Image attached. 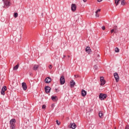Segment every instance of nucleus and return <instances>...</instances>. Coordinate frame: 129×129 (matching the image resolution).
Listing matches in <instances>:
<instances>
[{
	"mask_svg": "<svg viewBox=\"0 0 129 129\" xmlns=\"http://www.w3.org/2000/svg\"><path fill=\"white\" fill-rule=\"evenodd\" d=\"M16 119L13 118L10 121V127L11 129L16 128Z\"/></svg>",
	"mask_w": 129,
	"mask_h": 129,
	"instance_id": "obj_1",
	"label": "nucleus"
},
{
	"mask_svg": "<svg viewBox=\"0 0 129 129\" xmlns=\"http://www.w3.org/2000/svg\"><path fill=\"white\" fill-rule=\"evenodd\" d=\"M4 3V8H9L11 6V2L8 0H3Z\"/></svg>",
	"mask_w": 129,
	"mask_h": 129,
	"instance_id": "obj_2",
	"label": "nucleus"
},
{
	"mask_svg": "<svg viewBox=\"0 0 129 129\" xmlns=\"http://www.w3.org/2000/svg\"><path fill=\"white\" fill-rule=\"evenodd\" d=\"M106 97H107V95L106 94L100 93L99 96V98L100 99V100H104V99H105Z\"/></svg>",
	"mask_w": 129,
	"mask_h": 129,
	"instance_id": "obj_3",
	"label": "nucleus"
},
{
	"mask_svg": "<svg viewBox=\"0 0 129 129\" xmlns=\"http://www.w3.org/2000/svg\"><path fill=\"white\" fill-rule=\"evenodd\" d=\"M45 91L46 93H50L51 92V87H49L48 86H46L44 88Z\"/></svg>",
	"mask_w": 129,
	"mask_h": 129,
	"instance_id": "obj_4",
	"label": "nucleus"
},
{
	"mask_svg": "<svg viewBox=\"0 0 129 129\" xmlns=\"http://www.w3.org/2000/svg\"><path fill=\"white\" fill-rule=\"evenodd\" d=\"M114 77L116 80V82H118V81H119V76H118V74H117V73H114Z\"/></svg>",
	"mask_w": 129,
	"mask_h": 129,
	"instance_id": "obj_5",
	"label": "nucleus"
},
{
	"mask_svg": "<svg viewBox=\"0 0 129 129\" xmlns=\"http://www.w3.org/2000/svg\"><path fill=\"white\" fill-rule=\"evenodd\" d=\"M60 83L61 85H63L65 83V78H64V76H61L60 78Z\"/></svg>",
	"mask_w": 129,
	"mask_h": 129,
	"instance_id": "obj_6",
	"label": "nucleus"
},
{
	"mask_svg": "<svg viewBox=\"0 0 129 129\" xmlns=\"http://www.w3.org/2000/svg\"><path fill=\"white\" fill-rule=\"evenodd\" d=\"M77 8V6H76V4H73L71 6V10L72 12H75L76 11V9Z\"/></svg>",
	"mask_w": 129,
	"mask_h": 129,
	"instance_id": "obj_7",
	"label": "nucleus"
},
{
	"mask_svg": "<svg viewBox=\"0 0 129 129\" xmlns=\"http://www.w3.org/2000/svg\"><path fill=\"white\" fill-rule=\"evenodd\" d=\"M7 90V86H4L1 90V94L2 95H5V92Z\"/></svg>",
	"mask_w": 129,
	"mask_h": 129,
	"instance_id": "obj_8",
	"label": "nucleus"
},
{
	"mask_svg": "<svg viewBox=\"0 0 129 129\" xmlns=\"http://www.w3.org/2000/svg\"><path fill=\"white\" fill-rule=\"evenodd\" d=\"M22 88H23V90H24V91L27 90V84H26V83H24V82L22 83Z\"/></svg>",
	"mask_w": 129,
	"mask_h": 129,
	"instance_id": "obj_9",
	"label": "nucleus"
},
{
	"mask_svg": "<svg viewBox=\"0 0 129 129\" xmlns=\"http://www.w3.org/2000/svg\"><path fill=\"white\" fill-rule=\"evenodd\" d=\"M51 78L48 77H47L44 81V82L45 83H50V82H51Z\"/></svg>",
	"mask_w": 129,
	"mask_h": 129,
	"instance_id": "obj_10",
	"label": "nucleus"
},
{
	"mask_svg": "<svg viewBox=\"0 0 129 129\" xmlns=\"http://www.w3.org/2000/svg\"><path fill=\"white\" fill-rule=\"evenodd\" d=\"M77 126L76 125V124H75V123H71L70 127L71 128H73V129L76 128Z\"/></svg>",
	"mask_w": 129,
	"mask_h": 129,
	"instance_id": "obj_11",
	"label": "nucleus"
},
{
	"mask_svg": "<svg viewBox=\"0 0 129 129\" xmlns=\"http://www.w3.org/2000/svg\"><path fill=\"white\" fill-rule=\"evenodd\" d=\"M70 84H71V87H74V85H75L76 83H75V82H74V80H72L70 82Z\"/></svg>",
	"mask_w": 129,
	"mask_h": 129,
	"instance_id": "obj_12",
	"label": "nucleus"
},
{
	"mask_svg": "<svg viewBox=\"0 0 129 129\" xmlns=\"http://www.w3.org/2000/svg\"><path fill=\"white\" fill-rule=\"evenodd\" d=\"M81 93H82V95L83 96H86V94H87V92L86 91L84 90H82V92H81Z\"/></svg>",
	"mask_w": 129,
	"mask_h": 129,
	"instance_id": "obj_13",
	"label": "nucleus"
},
{
	"mask_svg": "<svg viewBox=\"0 0 129 129\" xmlns=\"http://www.w3.org/2000/svg\"><path fill=\"white\" fill-rule=\"evenodd\" d=\"M85 51L86 52H87V53H89L91 51V49H90V47L89 46H87L86 49H85Z\"/></svg>",
	"mask_w": 129,
	"mask_h": 129,
	"instance_id": "obj_14",
	"label": "nucleus"
},
{
	"mask_svg": "<svg viewBox=\"0 0 129 129\" xmlns=\"http://www.w3.org/2000/svg\"><path fill=\"white\" fill-rule=\"evenodd\" d=\"M38 68H39V65L35 64L33 68V69L34 70V71H37Z\"/></svg>",
	"mask_w": 129,
	"mask_h": 129,
	"instance_id": "obj_15",
	"label": "nucleus"
},
{
	"mask_svg": "<svg viewBox=\"0 0 129 129\" xmlns=\"http://www.w3.org/2000/svg\"><path fill=\"white\" fill-rule=\"evenodd\" d=\"M51 99L53 100V101H56L58 98H57V96H52Z\"/></svg>",
	"mask_w": 129,
	"mask_h": 129,
	"instance_id": "obj_16",
	"label": "nucleus"
},
{
	"mask_svg": "<svg viewBox=\"0 0 129 129\" xmlns=\"http://www.w3.org/2000/svg\"><path fill=\"white\" fill-rule=\"evenodd\" d=\"M19 69V64L16 65L13 68V70H18Z\"/></svg>",
	"mask_w": 129,
	"mask_h": 129,
	"instance_id": "obj_17",
	"label": "nucleus"
},
{
	"mask_svg": "<svg viewBox=\"0 0 129 129\" xmlns=\"http://www.w3.org/2000/svg\"><path fill=\"white\" fill-rule=\"evenodd\" d=\"M120 0H115V4L116 6H118Z\"/></svg>",
	"mask_w": 129,
	"mask_h": 129,
	"instance_id": "obj_18",
	"label": "nucleus"
},
{
	"mask_svg": "<svg viewBox=\"0 0 129 129\" xmlns=\"http://www.w3.org/2000/svg\"><path fill=\"white\" fill-rule=\"evenodd\" d=\"M21 40H22V38H21V37H16L15 41H18V42H20V41H21Z\"/></svg>",
	"mask_w": 129,
	"mask_h": 129,
	"instance_id": "obj_19",
	"label": "nucleus"
},
{
	"mask_svg": "<svg viewBox=\"0 0 129 129\" xmlns=\"http://www.w3.org/2000/svg\"><path fill=\"white\" fill-rule=\"evenodd\" d=\"M103 115V113H102V111H100L99 112V117H102Z\"/></svg>",
	"mask_w": 129,
	"mask_h": 129,
	"instance_id": "obj_20",
	"label": "nucleus"
},
{
	"mask_svg": "<svg viewBox=\"0 0 129 129\" xmlns=\"http://www.w3.org/2000/svg\"><path fill=\"white\" fill-rule=\"evenodd\" d=\"M121 5H122V6H124V5H125V1L122 0L121 2Z\"/></svg>",
	"mask_w": 129,
	"mask_h": 129,
	"instance_id": "obj_21",
	"label": "nucleus"
},
{
	"mask_svg": "<svg viewBox=\"0 0 129 129\" xmlns=\"http://www.w3.org/2000/svg\"><path fill=\"white\" fill-rule=\"evenodd\" d=\"M104 84H105V81L104 80L103 81H101L100 85L102 86V85H104Z\"/></svg>",
	"mask_w": 129,
	"mask_h": 129,
	"instance_id": "obj_22",
	"label": "nucleus"
},
{
	"mask_svg": "<svg viewBox=\"0 0 129 129\" xmlns=\"http://www.w3.org/2000/svg\"><path fill=\"white\" fill-rule=\"evenodd\" d=\"M115 52L116 53H118V52H119V48H118V47H116L115 48Z\"/></svg>",
	"mask_w": 129,
	"mask_h": 129,
	"instance_id": "obj_23",
	"label": "nucleus"
},
{
	"mask_svg": "<svg viewBox=\"0 0 129 129\" xmlns=\"http://www.w3.org/2000/svg\"><path fill=\"white\" fill-rule=\"evenodd\" d=\"M18 13H15L14 15V18H18Z\"/></svg>",
	"mask_w": 129,
	"mask_h": 129,
	"instance_id": "obj_24",
	"label": "nucleus"
},
{
	"mask_svg": "<svg viewBox=\"0 0 129 129\" xmlns=\"http://www.w3.org/2000/svg\"><path fill=\"white\" fill-rule=\"evenodd\" d=\"M115 32L117 30V26H114L113 29Z\"/></svg>",
	"mask_w": 129,
	"mask_h": 129,
	"instance_id": "obj_25",
	"label": "nucleus"
},
{
	"mask_svg": "<svg viewBox=\"0 0 129 129\" xmlns=\"http://www.w3.org/2000/svg\"><path fill=\"white\" fill-rule=\"evenodd\" d=\"M104 79L103 77H101L100 78V82H101V81H104Z\"/></svg>",
	"mask_w": 129,
	"mask_h": 129,
	"instance_id": "obj_26",
	"label": "nucleus"
},
{
	"mask_svg": "<svg viewBox=\"0 0 129 129\" xmlns=\"http://www.w3.org/2000/svg\"><path fill=\"white\" fill-rule=\"evenodd\" d=\"M56 122V124H57V125H59L60 123H61L59 121H58V120H57Z\"/></svg>",
	"mask_w": 129,
	"mask_h": 129,
	"instance_id": "obj_27",
	"label": "nucleus"
},
{
	"mask_svg": "<svg viewBox=\"0 0 129 129\" xmlns=\"http://www.w3.org/2000/svg\"><path fill=\"white\" fill-rule=\"evenodd\" d=\"M97 68H98V67H97L96 65H95V66H94V69L95 70H97Z\"/></svg>",
	"mask_w": 129,
	"mask_h": 129,
	"instance_id": "obj_28",
	"label": "nucleus"
},
{
	"mask_svg": "<svg viewBox=\"0 0 129 129\" xmlns=\"http://www.w3.org/2000/svg\"><path fill=\"white\" fill-rule=\"evenodd\" d=\"M115 33V30H114V29H112L111 30V34H112V33Z\"/></svg>",
	"mask_w": 129,
	"mask_h": 129,
	"instance_id": "obj_29",
	"label": "nucleus"
},
{
	"mask_svg": "<svg viewBox=\"0 0 129 129\" xmlns=\"http://www.w3.org/2000/svg\"><path fill=\"white\" fill-rule=\"evenodd\" d=\"M46 108V105H42V109H45Z\"/></svg>",
	"mask_w": 129,
	"mask_h": 129,
	"instance_id": "obj_30",
	"label": "nucleus"
},
{
	"mask_svg": "<svg viewBox=\"0 0 129 129\" xmlns=\"http://www.w3.org/2000/svg\"><path fill=\"white\" fill-rule=\"evenodd\" d=\"M101 10L100 9H98L96 11V14H97L98 12H100Z\"/></svg>",
	"mask_w": 129,
	"mask_h": 129,
	"instance_id": "obj_31",
	"label": "nucleus"
},
{
	"mask_svg": "<svg viewBox=\"0 0 129 129\" xmlns=\"http://www.w3.org/2000/svg\"><path fill=\"white\" fill-rule=\"evenodd\" d=\"M102 29L103 31H104V30H105V26H102Z\"/></svg>",
	"mask_w": 129,
	"mask_h": 129,
	"instance_id": "obj_32",
	"label": "nucleus"
},
{
	"mask_svg": "<svg viewBox=\"0 0 129 129\" xmlns=\"http://www.w3.org/2000/svg\"><path fill=\"white\" fill-rule=\"evenodd\" d=\"M55 92L58 93L59 92V90L57 88L55 89Z\"/></svg>",
	"mask_w": 129,
	"mask_h": 129,
	"instance_id": "obj_33",
	"label": "nucleus"
},
{
	"mask_svg": "<svg viewBox=\"0 0 129 129\" xmlns=\"http://www.w3.org/2000/svg\"><path fill=\"white\" fill-rule=\"evenodd\" d=\"M125 129H129V125H127L125 126Z\"/></svg>",
	"mask_w": 129,
	"mask_h": 129,
	"instance_id": "obj_34",
	"label": "nucleus"
},
{
	"mask_svg": "<svg viewBox=\"0 0 129 129\" xmlns=\"http://www.w3.org/2000/svg\"><path fill=\"white\" fill-rule=\"evenodd\" d=\"M48 67L49 69H52V65L50 64Z\"/></svg>",
	"mask_w": 129,
	"mask_h": 129,
	"instance_id": "obj_35",
	"label": "nucleus"
},
{
	"mask_svg": "<svg viewBox=\"0 0 129 129\" xmlns=\"http://www.w3.org/2000/svg\"><path fill=\"white\" fill-rule=\"evenodd\" d=\"M96 17L97 18H98V17H99V15L97 13V14H96Z\"/></svg>",
	"mask_w": 129,
	"mask_h": 129,
	"instance_id": "obj_36",
	"label": "nucleus"
},
{
	"mask_svg": "<svg viewBox=\"0 0 129 129\" xmlns=\"http://www.w3.org/2000/svg\"><path fill=\"white\" fill-rule=\"evenodd\" d=\"M54 106H55V104H52L51 105V107H54Z\"/></svg>",
	"mask_w": 129,
	"mask_h": 129,
	"instance_id": "obj_37",
	"label": "nucleus"
},
{
	"mask_svg": "<svg viewBox=\"0 0 129 129\" xmlns=\"http://www.w3.org/2000/svg\"><path fill=\"white\" fill-rule=\"evenodd\" d=\"M75 77H76V78H77L79 77V76L78 75H77V76L75 75Z\"/></svg>",
	"mask_w": 129,
	"mask_h": 129,
	"instance_id": "obj_38",
	"label": "nucleus"
},
{
	"mask_svg": "<svg viewBox=\"0 0 129 129\" xmlns=\"http://www.w3.org/2000/svg\"><path fill=\"white\" fill-rule=\"evenodd\" d=\"M97 2H98L99 3H100V2H102V0H97Z\"/></svg>",
	"mask_w": 129,
	"mask_h": 129,
	"instance_id": "obj_39",
	"label": "nucleus"
},
{
	"mask_svg": "<svg viewBox=\"0 0 129 129\" xmlns=\"http://www.w3.org/2000/svg\"><path fill=\"white\" fill-rule=\"evenodd\" d=\"M84 3H86L87 2V0H83Z\"/></svg>",
	"mask_w": 129,
	"mask_h": 129,
	"instance_id": "obj_40",
	"label": "nucleus"
},
{
	"mask_svg": "<svg viewBox=\"0 0 129 129\" xmlns=\"http://www.w3.org/2000/svg\"><path fill=\"white\" fill-rule=\"evenodd\" d=\"M65 57H66V55H63V58H65Z\"/></svg>",
	"mask_w": 129,
	"mask_h": 129,
	"instance_id": "obj_41",
	"label": "nucleus"
},
{
	"mask_svg": "<svg viewBox=\"0 0 129 129\" xmlns=\"http://www.w3.org/2000/svg\"><path fill=\"white\" fill-rule=\"evenodd\" d=\"M68 58H70V55L68 56Z\"/></svg>",
	"mask_w": 129,
	"mask_h": 129,
	"instance_id": "obj_42",
	"label": "nucleus"
},
{
	"mask_svg": "<svg viewBox=\"0 0 129 129\" xmlns=\"http://www.w3.org/2000/svg\"><path fill=\"white\" fill-rule=\"evenodd\" d=\"M97 57H100L99 54H98V55H97Z\"/></svg>",
	"mask_w": 129,
	"mask_h": 129,
	"instance_id": "obj_43",
	"label": "nucleus"
},
{
	"mask_svg": "<svg viewBox=\"0 0 129 129\" xmlns=\"http://www.w3.org/2000/svg\"><path fill=\"white\" fill-rule=\"evenodd\" d=\"M42 16H43V13H42Z\"/></svg>",
	"mask_w": 129,
	"mask_h": 129,
	"instance_id": "obj_44",
	"label": "nucleus"
}]
</instances>
